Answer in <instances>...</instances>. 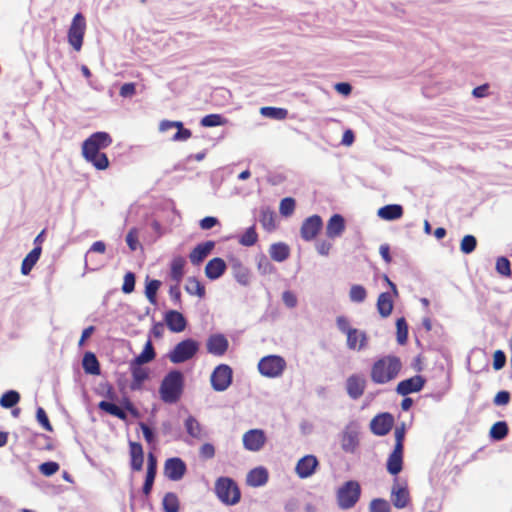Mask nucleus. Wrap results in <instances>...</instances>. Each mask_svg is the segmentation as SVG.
I'll return each instance as SVG.
<instances>
[{"instance_id":"f257e3e1","label":"nucleus","mask_w":512,"mask_h":512,"mask_svg":"<svg viewBox=\"0 0 512 512\" xmlns=\"http://www.w3.org/2000/svg\"><path fill=\"white\" fill-rule=\"evenodd\" d=\"M112 144V137L105 131H98L88 136L81 145V155L95 170L105 171L110 166L107 155L102 149Z\"/></svg>"},{"instance_id":"f03ea898","label":"nucleus","mask_w":512,"mask_h":512,"mask_svg":"<svg viewBox=\"0 0 512 512\" xmlns=\"http://www.w3.org/2000/svg\"><path fill=\"white\" fill-rule=\"evenodd\" d=\"M401 362L395 356H385L377 360L371 368V379L377 384H385L397 377Z\"/></svg>"},{"instance_id":"7ed1b4c3","label":"nucleus","mask_w":512,"mask_h":512,"mask_svg":"<svg viewBox=\"0 0 512 512\" xmlns=\"http://www.w3.org/2000/svg\"><path fill=\"white\" fill-rule=\"evenodd\" d=\"M183 391V375L179 371L169 372L162 380L159 394L165 403H175Z\"/></svg>"},{"instance_id":"20e7f679","label":"nucleus","mask_w":512,"mask_h":512,"mask_svg":"<svg viewBox=\"0 0 512 512\" xmlns=\"http://www.w3.org/2000/svg\"><path fill=\"white\" fill-rule=\"evenodd\" d=\"M338 330L346 335V344L350 350L360 351L367 345V336L364 331L352 328L345 316L336 318Z\"/></svg>"},{"instance_id":"39448f33","label":"nucleus","mask_w":512,"mask_h":512,"mask_svg":"<svg viewBox=\"0 0 512 512\" xmlns=\"http://www.w3.org/2000/svg\"><path fill=\"white\" fill-rule=\"evenodd\" d=\"M257 368L261 376L275 379L282 376L286 369V361L280 355L271 354L262 357L258 362Z\"/></svg>"},{"instance_id":"423d86ee","label":"nucleus","mask_w":512,"mask_h":512,"mask_svg":"<svg viewBox=\"0 0 512 512\" xmlns=\"http://www.w3.org/2000/svg\"><path fill=\"white\" fill-rule=\"evenodd\" d=\"M86 27L85 17L81 13H76L67 32V42L76 52L82 49Z\"/></svg>"},{"instance_id":"0eeeda50","label":"nucleus","mask_w":512,"mask_h":512,"mask_svg":"<svg viewBox=\"0 0 512 512\" xmlns=\"http://www.w3.org/2000/svg\"><path fill=\"white\" fill-rule=\"evenodd\" d=\"M361 493L360 485L357 481L345 482L337 491V504L341 509L352 508L359 500Z\"/></svg>"},{"instance_id":"6e6552de","label":"nucleus","mask_w":512,"mask_h":512,"mask_svg":"<svg viewBox=\"0 0 512 512\" xmlns=\"http://www.w3.org/2000/svg\"><path fill=\"white\" fill-rule=\"evenodd\" d=\"M199 344L193 339H185L179 342L168 354L169 360L174 364L183 363L197 353Z\"/></svg>"},{"instance_id":"1a4fd4ad","label":"nucleus","mask_w":512,"mask_h":512,"mask_svg":"<svg viewBox=\"0 0 512 512\" xmlns=\"http://www.w3.org/2000/svg\"><path fill=\"white\" fill-rule=\"evenodd\" d=\"M215 490L218 498L225 504H236L240 499V492L236 484L229 478H219Z\"/></svg>"},{"instance_id":"9d476101","label":"nucleus","mask_w":512,"mask_h":512,"mask_svg":"<svg viewBox=\"0 0 512 512\" xmlns=\"http://www.w3.org/2000/svg\"><path fill=\"white\" fill-rule=\"evenodd\" d=\"M232 375V369L227 364L216 366L210 377L212 388L217 392L227 390L232 383Z\"/></svg>"},{"instance_id":"9b49d317","label":"nucleus","mask_w":512,"mask_h":512,"mask_svg":"<svg viewBox=\"0 0 512 512\" xmlns=\"http://www.w3.org/2000/svg\"><path fill=\"white\" fill-rule=\"evenodd\" d=\"M186 464L179 457L168 458L164 463V476L171 481L181 480L186 473Z\"/></svg>"},{"instance_id":"f8f14e48","label":"nucleus","mask_w":512,"mask_h":512,"mask_svg":"<svg viewBox=\"0 0 512 512\" xmlns=\"http://www.w3.org/2000/svg\"><path fill=\"white\" fill-rule=\"evenodd\" d=\"M173 128L177 130L176 133L171 138V140L174 142L186 141L192 135L189 129L184 128V125L181 121L162 120L159 123V131L161 133H166Z\"/></svg>"},{"instance_id":"ddd939ff","label":"nucleus","mask_w":512,"mask_h":512,"mask_svg":"<svg viewBox=\"0 0 512 512\" xmlns=\"http://www.w3.org/2000/svg\"><path fill=\"white\" fill-rule=\"evenodd\" d=\"M266 437L261 429H251L243 434V446L248 451H259L265 443Z\"/></svg>"},{"instance_id":"4468645a","label":"nucleus","mask_w":512,"mask_h":512,"mask_svg":"<svg viewBox=\"0 0 512 512\" xmlns=\"http://www.w3.org/2000/svg\"><path fill=\"white\" fill-rule=\"evenodd\" d=\"M318 467L316 456L308 454L300 458L296 464L295 472L301 479L312 476Z\"/></svg>"},{"instance_id":"2eb2a0df","label":"nucleus","mask_w":512,"mask_h":512,"mask_svg":"<svg viewBox=\"0 0 512 512\" xmlns=\"http://www.w3.org/2000/svg\"><path fill=\"white\" fill-rule=\"evenodd\" d=\"M393 417L389 413L376 415L370 422V429L373 434L378 436L386 435L392 428Z\"/></svg>"},{"instance_id":"dca6fc26","label":"nucleus","mask_w":512,"mask_h":512,"mask_svg":"<svg viewBox=\"0 0 512 512\" xmlns=\"http://www.w3.org/2000/svg\"><path fill=\"white\" fill-rule=\"evenodd\" d=\"M323 225L319 215H312L306 218L301 226V236L304 240L310 241L314 239Z\"/></svg>"},{"instance_id":"f3484780","label":"nucleus","mask_w":512,"mask_h":512,"mask_svg":"<svg viewBox=\"0 0 512 512\" xmlns=\"http://www.w3.org/2000/svg\"><path fill=\"white\" fill-rule=\"evenodd\" d=\"M425 384V379L420 375H415L411 378L400 381L397 384L396 392L399 395L406 396L410 393H416L422 390Z\"/></svg>"},{"instance_id":"a211bd4d","label":"nucleus","mask_w":512,"mask_h":512,"mask_svg":"<svg viewBox=\"0 0 512 512\" xmlns=\"http://www.w3.org/2000/svg\"><path fill=\"white\" fill-rule=\"evenodd\" d=\"M168 329L173 333H181L186 329L187 321L184 315L177 310H169L164 315Z\"/></svg>"},{"instance_id":"6ab92c4d","label":"nucleus","mask_w":512,"mask_h":512,"mask_svg":"<svg viewBox=\"0 0 512 512\" xmlns=\"http://www.w3.org/2000/svg\"><path fill=\"white\" fill-rule=\"evenodd\" d=\"M132 381L130 388L134 391L141 390L145 381L149 379V369L140 364L130 362Z\"/></svg>"},{"instance_id":"aec40b11","label":"nucleus","mask_w":512,"mask_h":512,"mask_svg":"<svg viewBox=\"0 0 512 512\" xmlns=\"http://www.w3.org/2000/svg\"><path fill=\"white\" fill-rule=\"evenodd\" d=\"M229 346L227 338L222 334H213L207 339V351L215 356L225 354Z\"/></svg>"},{"instance_id":"412c9836","label":"nucleus","mask_w":512,"mask_h":512,"mask_svg":"<svg viewBox=\"0 0 512 512\" xmlns=\"http://www.w3.org/2000/svg\"><path fill=\"white\" fill-rule=\"evenodd\" d=\"M366 386V380L360 375H351L346 381V391L350 398L358 399L362 396Z\"/></svg>"},{"instance_id":"4be33fe9","label":"nucleus","mask_w":512,"mask_h":512,"mask_svg":"<svg viewBox=\"0 0 512 512\" xmlns=\"http://www.w3.org/2000/svg\"><path fill=\"white\" fill-rule=\"evenodd\" d=\"M358 445V429L355 425H348L343 431L341 438V447L346 452L355 451Z\"/></svg>"},{"instance_id":"5701e85b","label":"nucleus","mask_w":512,"mask_h":512,"mask_svg":"<svg viewBox=\"0 0 512 512\" xmlns=\"http://www.w3.org/2000/svg\"><path fill=\"white\" fill-rule=\"evenodd\" d=\"M345 230V220L340 214L332 215L326 224V235L334 239L342 235Z\"/></svg>"},{"instance_id":"b1692460","label":"nucleus","mask_w":512,"mask_h":512,"mask_svg":"<svg viewBox=\"0 0 512 512\" xmlns=\"http://www.w3.org/2000/svg\"><path fill=\"white\" fill-rule=\"evenodd\" d=\"M391 499L397 509L406 507L409 502V492L406 485L395 482L391 490Z\"/></svg>"},{"instance_id":"393cba45","label":"nucleus","mask_w":512,"mask_h":512,"mask_svg":"<svg viewBox=\"0 0 512 512\" xmlns=\"http://www.w3.org/2000/svg\"><path fill=\"white\" fill-rule=\"evenodd\" d=\"M226 267V263L222 258H212L205 266V275L210 280H216L224 274Z\"/></svg>"},{"instance_id":"a878e982","label":"nucleus","mask_w":512,"mask_h":512,"mask_svg":"<svg viewBox=\"0 0 512 512\" xmlns=\"http://www.w3.org/2000/svg\"><path fill=\"white\" fill-rule=\"evenodd\" d=\"M129 453L131 468L135 471H140L144 462V452L141 444L137 442H130Z\"/></svg>"},{"instance_id":"bb28decb","label":"nucleus","mask_w":512,"mask_h":512,"mask_svg":"<svg viewBox=\"0 0 512 512\" xmlns=\"http://www.w3.org/2000/svg\"><path fill=\"white\" fill-rule=\"evenodd\" d=\"M246 481L251 487L263 486L268 481V472L264 467H256L247 474Z\"/></svg>"},{"instance_id":"cd10ccee","label":"nucleus","mask_w":512,"mask_h":512,"mask_svg":"<svg viewBox=\"0 0 512 512\" xmlns=\"http://www.w3.org/2000/svg\"><path fill=\"white\" fill-rule=\"evenodd\" d=\"M214 248V242L213 241H207L204 243H201L197 245L190 253L189 258L191 263L193 264H199L203 261L204 258H206L212 249Z\"/></svg>"},{"instance_id":"c85d7f7f","label":"nucleus","mask_w":512,"mask_h":512,"mask_svg":"<svg viewBox=\"0 0 512 512\" xmlns=\"http://www.w3.org/2000/svg\"><path fill=\"white\" fill-rule=\"evenodd\" d=\"M42 247H34L22 260L21 274L27 276L40 259Z\"/></svg>"},{"instance_id":"c756f323","label":"nucleus","mask_w":512,"mask_h":512,"mask_svg":"<svg viewBox=\"0 0 512 512\" xmlns=\"http://www.w3.org/2000/svg\"><path fill=\"white\" fill-rule=\"evenodd\" d=\"M402 215L403 209L399 204L385 205L377 210V216L386 221L399 219Z\"/></svg>"},{"instance_id":"7c9ffc66","label":"nucleus","mask_w":512,"mask_h":512,"mask_svg":"<svg viewBox=\"0 0 512 512\" xmlns=\"http://www.w3.org/2000/svg\"><path fill=\"white\" fill-rule=\"evenodd\" d=\"M393 297V295L386 292H383L378 296L376 306L381 317L387 318L391 315L394 306Z\"/></svg>"},{"instance_id":"2f4dec72","label":"nucleus","mask_w":512,"mask_h":512,"mask_svg":"<svg viewBox=\"0 0 512 512\" xmlns=\"http://www.w3.org/2000/svg\"><path fill=\"white\" fill-rule=\"evenodd\" d=\"M184 426L186 432L194 439L200 440L204 437V431L201 424L193 416H188L185 419Z\"/></svg>"},{"instance_id":"473e14b6","label":"nucleus","mask_w":512,"mask_h":512,"mask_svg":"<svg viewBox=\"0 0 512 512\" xmlns=\"http://www.w3.org/2000/svg\"><path fill=\"white\" fill-rule=\"evenodd\" d=\"M82 366L85 373L90 375H99L100 374V365L99 362L92 352H86L83 356Z\"/></svg>"},{"instance_id":"72a5a7b5","label":"nucleus","mask_w":512,"mask_h":512,"mask_svg":"<svg viewBox=\"0 0 512 512\" xmlns=\"http://www.w3.org/2000/svg\"><path fill=\"white\" fill-rule=\"evenodd\" d=\"M289 247L284 243H274L270 246V257L276 262H283L289 257Z\"/></svg>"},{"instance_id":"f704fd0d","label":"nucleus","mask_w":512,"mask_h":512,"mask_svg":"<svg viewBox=\"0 0 512 512\" xmlns=\"http://www.w3.org/2000/svg\"><path fill=\"white\" fill-rule=\"evenodd\" d=\"M185 291L191 296L203 298L205 296V288L201 282L195 277H189L186 280Z\"/></svg>"},{"instance_id":"c9c22d12","label":"nucleus","mask_w":512,"mask_h":512,"mask_svg":"<svg viewBox=\"0 0 512 512\" xmlns=\"http://www.w3.org/2000/svg\"><path fill=\"white\" fill-rule=\"evenodd\" d=\"M154 358H155V351H154L152 342L150 340H148L145 343L142 352L131 362L143 365V364L151 362Z\"/></svg>"},{"instance_id":"e433bc0d","label":"nucleus","mask_w":512,"mask_h":512,"mask_svg":"<svg viewBox=\"0 0 512 512\" xmlns=\"http://www.w3.org/2000/svg\"><path fill=\"white\" fill-rule=\"evenodd\" d=\"M260 114L264 117L283 120L287 117L288 112L284 108L265 106L260 108Z\"/></svg>"},{"instance_id":"4c0bfd02","label":"nucleus","mask_w":512,"mask_h":512,"mask_svg":"<svg viewBox=\"0 0 512 512\" xmlns=\"http://www.w3.org/2000/svg\"><path fill=\"white\" fill-rule=\"evenodd\" d=\"M403 465V456L397 454H390L387 460V471L391 475H397L401 472Z\"/></svg>"},{"instance_id":"58836bf2","label":"nucleus","mask_w":512,"mask_h":512,"mask_svg":"<svg viewBox=\"0 0 512 512\" xmlns=\"http://www.w3.org/2000/svg\"><path fill=\"white\" fill-rule=\"evenodd\" d=\"M20 401V395L15 390H9L0 397V406L8 409L15 406Z\"/></svg>"},{"instance_id":"ea45409f","label":"nucleus","mask_w":512,"mask_h":512,"mask_svg":"<svg viewBox=\"0 0 512 512\" xmlns=\"http://www.w3.org/2000/svg\"><path fill=\"white\" fill-rule=\"evenodd\" d=\"M98 406L101 410L107 412L110 415H113L121 420L126 419L125 412L120 407H118L116 404H114L112 402L101 401Z\"/></svg>"},{"instance_id":"a19ab883","label":"nucleus","mask_w":512,"mask_h":512,"mask_svg":"<svg viewBox=\"0 0 512 512\" xmlns=\"http://www.w3.org/2000/svg\"><path fill=\"white\" fill-rule=\"evenodd\" d=\"M185 260L182 257H175L171 262V277L177 283H179L183 277V268Z\"/></svg>"},{"instance_id":"79ce46f5","label":"nucleus","mask_w":512,"mask_h":512,"mask_svg":"<svg viewBox=\"0 0 512 512\" xmlns=\"http://www.w3.org/2000/svg\"><path fill=\"white\" fill-rule=\"evenodd\" d=\"M162 504L165 512L179 511V500L175 493H166L163 497Z\"/></svg>"},{"instance_id":"37998d69","label":"nucleus","mask_w":512,"mask_h":512,"mask_svg":"<svg viewBox=\"0 0 512 512\" xmlns=\"http://www.w3.org/2000/svg\"><path fill=\"white\" fill-rule=\"evenodd\" d=\"M367 296L366 289L362 285H352L349 290V299L353 303H362Z\"/></svg>"},{"instance_id":"c03bdc74","label":"nucleus","mask_w":512,"mask_h":512,"mask_svg":"<svg viewBox=\"0 0 512 512\" xmlns=\"http://www.w3.org/2000/svg\"><path fill=\"white\" fill-rule=\"evenodd\" d=\"M508 433L507 424L504 421L496 422L492 425L490 429V436L495 440L503 439Z\"/></svg>"},{"instance_id":"a18cd8bd","label":"nucleus","mask_w":512,"mask_h":512,"mask_svg":"<svg viewBox=\"0 0 512 512\" xmlns=\"http://www.w3.org/2000/svg\"><path fill=\"white\" fill-rule=\"evenodd\" d=\"M227 123V120L219 114H209L201 119V125L204 127L222 126Z\"/></svg>"},{"instance_id":"49530a36","label":"nucleus","mask_w":512,"mask_h":512,"mask_svg":"<svg viewBox=\"0 0 512 512\" xmlns=\"http://www.w3.org/2000/svg\"><path fill=\"white\" fill-rule=\"evenodd\" d=\"M261 224L263 228L267 231H271L275 228V214L270 209H264L261 213Z\"/></svg>"},{"instance_id":"de8ad7c7","label":"nucleus","mask_w":512,"mask_h":512,"mask_svg":"<svg viewBox=\"0 0 512 512\" xmlns=\"http://www.w3.org/2000/svg\"><path fill=\"white\" fill-rule=\"evenodd\" d=\"M161 283L159 280H150L145 285V296L151 304L156 303V294Z\"/></svg>"},{"instance_id":"09e8293b","label":"nucleus","mask_w":512,"mask_h":512,"mask_svg":"<svg viewBox=\"0 0 512 512\" xmlns=\"http://www.w3.org/2000/svg\"><path fill=\"white\" fill-rule=\"evenodd\" d=\"M477 245V240L473 235H465L460 242V250L464 254L472 253Z\"/></svg>"},{"instance_id":"8fccbe9b","label":"nucleus","mask_w":512,"mask_h":512,"mask_svg":"<svg viewBox=\"0 0 512 512\" xmlns=\"http://www.w3.org/2000/svg\"><path fill=\"white\" fill-rule=\"evenodd\" d=\"M397 341L399 344H404L408 337V326L404 318H399L396 321Z\"/></svg>"},{"instance_id":"3c124183","label":"nucleus","mask_w":512,"mask_h":512,"mask_svg":"<svg viewBox=\"0 0 512 512\" xmlns=\"http://www.w3.org/2000/svg\"><path fill=\"white\" fill-rule=\"evenodd\" d=\"M390 510L388 501L382 498L373 499L369 505L370 512H390Z\"/></svg>"},{"instance_id":"603ef678","label":"nucleus","mask_w":512,"mask_h":512,"mask_svg":"<svg viewBox=\"0 0 512 512\" xmlns=\"http://www.w3.org/2000/svg\"><path fill=\"white\" fill-rule=\"evenodd\" d=\"M295 209V201L291 197H286L281 200L279 211L283 216H290Z\"/></svg>"},{"instance_id":"864d4df0","label":"nucleus","mask_w":512,"mask_h":512,"mask_svg":"<svg viewBox=\"0 0 512 512\" xmlns=\"http://www.w3.org/2000/svg\"><path fill=\"white\" fill-rule=\"evenodd\" d=\"M496 271L505 276V277H509L511 276V267H510V262L509 260L506 258V257H499L497 260H496Z\"/></svg>"},{"instance_id":"5fc2aeb1","label":"nucleus","mask_w":512,"mask_h":512,"mask_svg":"<svg viewBox=\"0 0 512 512\" xmlns=\"http://www.w3.org/2000/svg\"><path fill=\"white\" fill-rule=\"evenodd\" d=\"M256 241H257V234L255 232V229L252 227L248 228L240 239V243L244 246H251Z\"/></svg>"},{"instance_id":"6e6d98bb","label":"nucleus","mask_w":512,"mask_h":512,"mask_svg":"<svg viewBox=\"0 0 512 512\" xmlns=\"http://www.w3.org/2000/svg\"><path fill=\"white\" fill-rule=\"evenodd\" d=\"M134 287H135V276L133 273L128 272L124 276L122 291L125 294H129V293L133 292Z\"/></svg>"},{"instance_id":"4d7b16f0","label":"nucleus","mask_w":512,"mask_h":512,"mask_svg":"<svg viewBox=\"0 0 512 512\" xmlns=\"http://www.w3.org/2000/svg\"><path fill=\"white\" fill-rule=\"evenodd\" d=\"M40 472L45 476H51L59 470V465L56 462L49 461L42 463L39 467Z\"/></svg>"},{"instance_id":"13d9d810","label":"nucleus","mask_w":512,"mask_h":512,"mask_svg":"<svg viewBox=\"0 0 512 512\" xmlns=\"http://www.w3.org/2000/svg\"><path fill=\"white\" fill-rule=\"evenodd\" d=\"M126 243L132 251H135L139 247L138 233L135 228L130 229L127 233Z\"/></svg>"},{"instance_id":"bf43d9fd","label":"nucleus","mask_w":512,"mask_h":512,"mask_svg":"<svg viewBox=\"0 0 512 512\" xmlns=\"http://www.w3.org/2000/svg\"><path fill=\"white\" fill-rule=\"evenodd\" d=\"M36 418L39 424L46 430L52 431V426L43 408L39 407L36 411Z\"/></svg>"},{"instance_id":"052dcab7","label":"nucleus","mask_w":512,"mask_h":512,"mask_svg":"<svg viewBox=\"0 0 512 512\" xmlns=\"http://www.w3.org/2000/svg\"><path fill=\"white\" fill-rule=\"evenodd\" d=\"M156 471L146 470L145 482L143 485V492L145 495H149L155 480Z\"/></svg>"},{"instance_id":"680f3d73","label":"nucleus","mask_w":512,"mask_h":512,"mask_svg":"<svg viewBox=\"0 0 512 512\" xmlns=\"http://www.w3.org/2000/svg\"><path fill=\"white\" fill-rule=\"evenodd\" d=\"M282 301L288 308H294L297 305L296 295L289 290H286L282 293Z\"/></svg>"},{"instance_id":"e2e57ef3","label":"nucleus","mask_w":512,"mask_h":512,"mask_svg":"<svg viewBox=\"0 0 512 512\" xmlns=\"http://www.w3.org/2000/svg\"><path fill=\"white\" fill-rule=\"evenodd\" d=\"M506 362V357L503 351L496 350L493 355V367L495 370H500L504 367Z\"/></svg>"},{"instance_id":"0e129e2a","label":"nucleus","mask_w":512,"mask_h":512,"mask_svg":"<svg viewBox=\"0 0 512 512\" xmlns=\"http://www.w3.org/2000/svg\"><path fill=\"white\" fill-rule=\"evenodd\" d=\"M120 96L124 98L132 97L136 93V86L134 83H125L120 88Z\"/></svg>"},{"instance_id":"69168bd1","label":"nucleus","mask_w":512,"mask_h":512,"mask_svg":"<svg viewBox=\"0 0 512 512\" xmlns=\"http://www.w3.org/2000/svg\"><path fill=\"white\" fill-rule=\"evenodd\" d=\"M200 455L205 459H211L215 455L214 446L210 443H205L200 447Z\"/></svg>"},{"instance_id":"338daca9","label":"nucleus","mask_w":512,"mask_h":512,"mask_svg":"<svg viewBox=\"0 0 512 512\" xmlns=\"http://www.w3.org/2000/svg\"><path fill=\"white\" fill-rule=\"evenodd\" d=\"M334 88L339 94H341L343 96H348L352 90L351 85L347 82L336 83Z\"/></svg>"},{"instance_id":"774afa93","label":"nucleus","mask_w":512,"mask_h":512,"mask_svg":"<svg viewBox=\"0 0 512 512\" xmlns=\"http://www.w3.org/2000/svg\"><path fill=\"white\" fill-rule=\"evenodd\" d=\"M217 222L218 221L215 217L207 216L200 221V227L204 230H208L214 227L217 224Z\"/></svg>"}]
</instances>
